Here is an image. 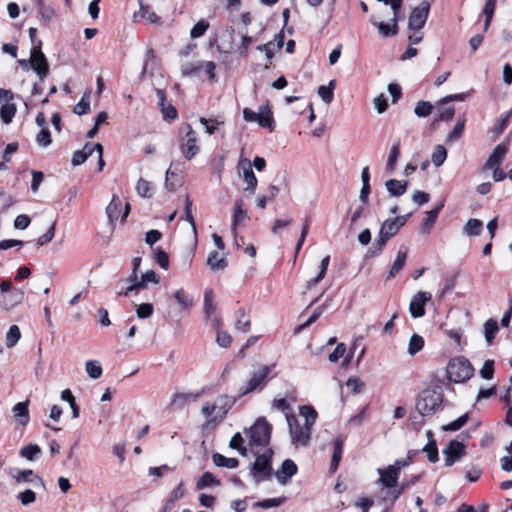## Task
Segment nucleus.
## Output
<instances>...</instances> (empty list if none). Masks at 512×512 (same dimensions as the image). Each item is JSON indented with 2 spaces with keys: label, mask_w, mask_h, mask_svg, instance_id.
<instances>
[{
  "label": "nucleus",
  "mask_w": 512,
  "mask_h": 512,
  "mask_svg": "<svg viewBox=\"0 0 512 512\" xmlns=\"http://www.w3.org/2000/svg\"><path fill=\"white\" fill-rule=\"evenodd\" d=\"M236 402L234 396L222 394L217 396L213 401H207L201 407V414L205 418L204 426L206 428H215L219 423L224 421L228 411Z\"/></svg>",
  "instance_id": "nucleus-1"
},
{
  "label": "nucleus",
  "mask_w": 512,
  "mask_h": 512,
  "mask_svg": "<svg viewBox=\"0 0 512 512\" xmlns=\"http://www.w3.org/2000/svg\"><path fill=\"white\" fill-rule=\"evenodd\" d=\"M442 402L443 394L441 391L426 389L417 398L416 410L422 416H431L441 408Z\"/></svg>",
  "instance_id": "nucleus-2"
},
{
  "label": "nucleus",
  "mask_w": 512,
  "mask_h": 512,
  "mask_svg": "<svg viewBox=\"0 0 512 512\" xmlns=\"http://www.w3.org/2000/svg\"><path fill=\"white\" fill-rule=\"evenodd\" d=\"M272 367L259 364L254 367L249 379L239 388V396H244L254 391H261L268 382V376Z\"/></svg>",
  "instance_id": "nucleus-3"
},
{
  "label": "nucleus",
  "mask_w": 512,
  "mask_h": 512,
  "mask_svg": "<svg viewBox=\"0 0 512 512\" xmlns=\"http://www.w3.org/2000/svg\"><path fill=\"white\" fill-rule=\"evenodd\" d=\"M474 374V368L468 359L457 357L447 365V375L450 381L455 383H463L469 380Z\"/></svg>",
  "instance_id": "nucleus-4"
},
{
  "label": "nucleus",
  "mask_w": 512,
  "mask_h": 512,
  "mask_svg": "<svg viewBox=\"0 0 512 512\" xmlns=\"http://www.w3.org/2000/svg\"><path fill=\"white\" fill-rule=\"evenodd\" d=\"M286 420L292 444L296 447L307 446L311 438V428L307 424H302V421L293 414H286Z\"/></svg>",
  "instance_id": "nucleus-5"
},
{
  "label": "nucleus",
  "mask_w": 512,
  "mask_h": 512,
  "mask_svg": "<svg viewBox=\"0 0 512 512\" xmlns=\"http://www.w3.org/2000/svg\"><path fill=\"white\" fill-rule=\"evenodd\" d=\"M247 434L249 435L250 445L252 447L267 448L270 442L271 425L265 418H259L248 430Z\"/></svg>",
  "instance_id": "nucleus-6"
},
{
  "label": "nucleus",
  "mask_w": 512,
  "mask_h": 512,
  "mask_svg": "<svg viewBox=\"0 0 512 512\" xmlns=\"http://www.w3.org/2000/svg\"><path fill=\"white\" fill-rule=\"evenodd\" d=\"M243 118L246 122H257L261 127L268 128L270 131L275 127L273 113L268 105L260 106L258 112L244 108Z\"/></svg>",
  "instance_id": "nucleus-7"
},
{
  "label": "nucleus",
  "mask_w": 512,
  "mask_h": 512,
  "mask_svg": "<svg viewBox=\"0 0 512 512\" xmlns=\"http://www.w3.org/2000/svg\"><path fill=\"white\" fill-rule=\"evenodd\" d=\"M273 451L270 448L257 455L255 462L252 466V475L257 482L268 479L272 474L271 458Z\"/></svg>",
  "instance_id": "nucleus-8"
},
{
  "label": "nucleus",
  "mask_w": 512,
  "mask_h": 512,
  "mask_svg": "<svg viewBox=\"0 0 512 512\" xmlns=\"http://www.w3.org/2000/svg\"><path fill=\"white\" fill-rule=\"evenodd\" d=\"M183 129L185 136L181 137L179 140V149L185 159L191 160L199 152L197 135L190 124H185Z\"/></svg>",
  "instance_id": "nucleus-9"
},
{
  "label": "nucleus",
  "mask_w": 512,
  "mask_h": 512,
  "mask_svg": "<svg viewBox=\"0 0 512 512\" xmlns=\"http://www.w3.org/2000/svg\"><path fill=\"white\" fill-rule=\"evenodd\" d=\"M30 67L37 73L40 80L45 79L49 73V65L44 53L41 51L40 41L38 42V45L31 49Z\"/></svg>",
  "instance_id": "nucleus-10"
},
{
  "label": "nucleus",
  "mask_w": 512,
  "mask_h": 512,
  "mask_svg": "<svg viewBox=\"0 0 512 512\" xmlns=\"http://www.w3.org/2000/svg\"><path fill=\"white\" fill-rule=\"evenodd\" d=\"M430 12V3L422 1L419 6L414 8L408 19L409 30H421L424 27Z\"/></svg>",
  "instance_id": "nucleus-11"
},
{
  "label": "nucleus",
  "mask_w": 512,
  "mask_h": 512,
  "mask_svg": "<svg viewBox=\"0 0 512 512\" xmlns=\"http://www.w3.org/2000/svg\"><path fill=\"white\" fill-rule=\"evenodd\" d=\"M400 226L398 225L395 218L385 220L380 228L379 235L376 239L375 244L377 245L378 251H381L386 245L387 241L398 233Z\"/></svg>",
  "instance_id": "nucleus-12"
},
{
  "label": "nucleus",
  "mask_w": 512,
  "mask_h": 512,
  "mask_svg": "<svg viewBox=\"0 0 512 512\" xmlns=\"http://www.w3.org/2000/svg\"><path fill=\"white\" fill-rule=\"evenodd\" d=\"M443 455L445 465L450 467L465 455V446L457 440H452L444 448Z\"/></svg>",
  "instance_id": "nucleus-13"
},
{
  "label": "nucleus",
  "mask_w": 512,
  "mask_h": 512,
  "mask_svg": "<svg viewBox=\"0 0 512 512\" xmlns=\"http://www.w3.org/2000/svg\"><path fill=\"white\" fill-rule=\"evenodd\" d=\"M215 311L216 304L214 303V293L211 289H206L204 292V314L207 319L211 320L212 327L219 330L221 319L215 315Z\"/></svg>",
  "instance_id": "nucleus-14"
},
{
  "label": "nucleus",
  "mask_w": 512,
  "mask_h": 512,
  "mask_svg": "<svg viewBox=\"0 0 512 512\" xmlns=\"http://www.w3.org/2000/svg\"><path fill=\"white\" fill-rule=\"evenodd\" d=\"M431 300V294L423 291L417 292L409 304V312L413 318H420L425 314V304Z\"/></svg>",
  "instance_id": "nucleus-15"
},
{
  "label": "nucleus",
  "mask_w": 512,
  "mask_h": 512,
  "mask_svg": "<svg viewBox=\"0 0 512 512\" xmlns=\"http://www.w3.org/2000/svg\"><path fill=\"white\" fill-rule=\"evenodd\" d=\"M397 16L398 15L392 14L390 21L388 23H385L381 21L380 18L377 17L376 15H372L370 17V22L372 25L378 28V31L382 36H393L396 35L398 32Z\"/></svg>",
  "instance_id": "nucleus-16"
},
{
  "label": "nucleus",
  "mask_w": 512,
  "mask_h": 512,
  "mask_svg": "<svg viewBox=\"0 0 512 512\" xmlns=\"http://www.w3.org/2000/svg\"><path fill=\"white\" fill-rule=\"evenodd\" d=\"M377 473L379 474V479L376 484L387 489L394 488L397 485L399 474L390 465L386 468H378Z\"/></svg>",
  "instance_id": "nucleus-17"
},
{
  "label": "nucleus",
  "mask_w": 512,
  "mask_h": 512,
  "mask_svg": "<svg viewBox=\"0 0 512 512\" xmlns=\"http://www.w3.org/2000/svg\"><path fill=\"white\" fill-rule=\"evenodd\" d=\"M297 465L290 459H286L280 469L275 472V477L281 485H286L291 478L297 473Z\"/></svg>",
  "instance_id": "nucleus-18"
},
{
  "label": "nucleus",
  "mask_w": 512,
  "mask_h": 512,
  "mask_svg": "<svg viewBox=\"0 0 512 512\" xmlns=\"http://www.w3.org/2000/svg\"><path fill=\"white\" fill-rule=\"evenodd\" d=\"M509 141L506 139L504 142L498 144L489 156L488 160L484 165V169H492L498 166L504 159L508 152Z\"/></svg>",
  "instance_id": "nucleus-19"
},
{
  "label": "nucleus",
  "mask_w": 512,
  "mask_h": 512,
  "mask_svg": "<svg viewBox=\"0 0 512 512\" xmlns=\"http://www.w3.org/2000/svg\"><path fill=\"white\" fill-rule=\"evenodd\" d=\"M239 165L243 170V178L247 183L245 191H249L251 194H253L257 187L258 180L252 170L251 162L248 159H241Z\"/></svg>",
  "instance_id": "nucleus-20"
},
{
  "label": "nucleus",
  "mask_w": 512,
  "mask_h": 512,
  "mask_svg": "<svg viewBox=\"0 0 512 512\" xmlns=\"http://www.w3.org/2000/svg\"><path fill=\"white\" fill-rule=\"evenodd\" d=\"M248 218L247 210L244 208L242 199H237L234 202L233 215H232V231L236 234L237 227Z\"/></svg>",
  "instance_id": "nucleus-21"
},
{
  "label": "nucleus",
  "mask_w": 512,
  "mask_h": 512,
  "mask_svg": "<svg viewBox=\"0 0 512 512\" xmlns=\"http://www.w3.org/2000/svg\"><path fill=\"white\" fill-rule=\"evenodd\" d=\"M442 208H443V203H440L434 209L426 212V218L423 220V222L421 224V228H420L421 234H423V235L430 234Z\"/></svg>",
  "instance_id": "nucleus-22"
},
{
  "label": "nucleus",
  "mask_w": 512,
  "mask_h": 512,
  "mask_svg": "<svg viewBox=\"0 0 512 512\" xmlns=\"http://www.w3.org/2000/svg\"><path fill=\"white\" fill-rule=\"evenodd\" d=\"M23 297L24 292L20 289H15L9 295H1L0 305L6 310L12 309L22 302Z\"/></svg>",
  "instance_id": "nucleus-23"
},
{
  "label": "nucleus",
  "mask_w": 512,
  "mask_h": 512,
  "mask_svg": "<svg viewBox=\"0 0 512 512\" xmlns=\"http://www.w3.org/2000/svg\"><path fill=\"white\" fill-rule=\"evenodd\" d=\"M29 401L17 403L12 408L13 418L22 426H26L29 422Z\"/></svg>",
  "instance_id": "nucleus-24"
},
{
  "label": "nucleus",
  "mask_w": 512,
  "mask_h": 512,
  "mask_svg": "<svg viewBox=\"0 0 512 512\" xmlns=\"http://www.w3.org/2000/svg\"><path fill=\"white\" fill-rule=\"evenodd\" d=\"M386 189L391 196L399 197L403 195L408 187L407 181H400L397 179H390L385 183Z\"/></svg>",
  "instance_id": "nucleus-25"
},
{
  "label": "nucleus",
  "mask_w": 512,
  "mask_h": 512,
  "mask_svg": "<svg viewBox=\"0 0 512 512\" xmlns=\"http://www.w3.org/2000/svg\"><path fill=\"white\" fill-rule=\"evenodd\" d=\"M199 397V393H175L170 400V405L177 408H183L188 401H196Z\"/></svg>",
  "instance_id": "nucleus-26"
},
{
  "label": "nucleus",
  "mask_w": 512,
  "mask_h": 512,
  "mask_svg": "<svg viewBox=\"0 0 512 512\" xmlns=\"http://www.w3.org/2000/svg\"><path fill=\"white\" fill-rule=\"evenodd\" d=\"M94 152V144L87 143L82 150H78L73 154L71 163L73 166L83 164L89 156Z\"/></svg>",
  "instance_id": "nucleus-27"
},
{
  "label": "nucleus",
  "mask_w": 512,
  "mask_h": 512,
  "mask_svg": "<svg viewBox=\"0 0 512 512\" xmlns=\"http://www.w3.org/2000/svg\"><path fill=\"white\" fill-rule=\"evenodd\" d=\"M407 259V251L405 250H399L396 256V259L394 260L390 271L388 273L387 278L391 279L394 278L404 267L405 262Z\"/></svg>",
  "instance_id": "nucleus-28"
},
{
  "label": "nucleus",
  "mask_w": 512,
  "mask_h": 512,
  "mask_svg": "<svg viewBox=\"0 0 512 512\" xmlns=\"http://www.w3.org/2000/svg\"><path fill=\"white\" fill-rule=\"evenodd\" d=\"M207 266L213 271H221L227 267V261L218 252L212 251L208 255Z\"/></svg>",
  "instance_id": "nucleus-29"
},
{
  "label": "nucleus",
  "mask_w": 512,
  "mask_h": 512,
  "mask_svg": "<svg viewBox=\"0 0 512 512\" xmlns=\"http://www.w3.org/2000/svg\"><path fill=\"white\" fill-rule=\"evenodd\" d=\"M212 460L217 467L235 469L239 465V461L236 458H227L220 453H214L212 455Z\"/></svg>",
  "instance_id": "nucleus-30"
},
{
  "label": "nucleus",
  "mask_w": 512,
  "mask_h": 512,
  "mask_svg": "<svg viewBox=\"0 0 512 512\" xmlns=\"http://www.w3.org/2000/svg\"><path fill=\"white\" fill-rule=\"evenodd\" d=\"M399 156H400V141H397L391 147V150L388 155V159H387V163H386V171L388 173H392L394 171Z\"/></svg>",
  "instance_id": "nucleus-31"
},
{
  "label": "nucleus",
  "mask_w": 512,
  "mask_h": 512,
  "mask_svg": "<svg viewBox=\"0 0 512 512\" xmlns=\"http://www.w3.org/2000/svg\"><path fill=\"white\" fill-rule=\"evenodd\" d=\"M214 485H220V480L217 479L212 473L204 472L196 482V488L198 490L211 487Z\"/></svg>",
  "instance_id": "nucleus-32"
},
{
  "label": "nucleus",
  "mask_w": 512,
  "mask_h": 512,
  "mask_svg": "<svg viewBox=\"0 0 512 512\" xmlns=\"http://www.w3.org/2000/svg\"><path fill=\"white\" fill-rule=\"evenodd\" d=\"M483 327L485 340L487 344L490 345L499 330L498 323L494 319H488Z\"/></svg>",
  "instance_id": "nucleus-33"
},
{
  "label": "nucleus",
  "mask_w": 512,
  "mask_h": 512,
  "mask_svg": "<svg viewBox=\"0 0 512 512\" xmlns=\"http://www.w3.org/2000/svg\"><path fill=\"white\" fill-rule=\"evenodd\" d=\"M120 207H121V201L119 200V198L116 195H113L110 203L108 204V206L106 208V214L111 223L118 219L119 213H120Z\"/></svg>",
  "instance_id": "nucleus-34"
},
{
  "label": "nucleus",
  "mask_w": 512,
  "mask_h": 512,
  "mask_svg": "<svg viewBox=\"0 0 512 512\" xmlns=\"http://www.w3.org/2000/svg\"><path fill=\"white\" fill-rule=\"evenodd\" d=\"M300 416L303 418L302 424H307L308 427H312L317 418V412L310 406H301L299 408Z\"/></svg>",
  "instance_id": "nucleus-35"
},
{
  "label": "nucleus",
  "mask_w": 512,
  "mask_h": 512,
  "mask_svg": "<svg viewBox=\"0 0 512 512\" xmlns=\"http://www.w3.org/2000/svg\"><path fill=\"white\" fill-rule=\"evenodd\" d=\"M334 451L330 464V469L335 471L339 465V462L343 453V440L341 438H336L333 443Z\"/></svg>",
  "instance_id": "nucleus-36"
},
{
  "label": "nucleus",
  "mask_w": 512,
  "mask_h": 512,
  "mask_svg": "<svg viewBox=\"0 0 512 512\" xmlns=\"http://www.w3.org/2000/svg\"><path fill=\"white\" fill-rule=\"evenodd\" d=\"M483 228V223L479 219H469L463 228L464 234L467 236H478Z\"/></svg>",
  "instance_id": "nucleus-37"
},
{
  "label": "nucleus",
  "mask_w": 512,
  "mask_h": 512,
  "mask_svg": "<svg viewBox=\"0 0 512 512\" xmlns=\"http://www.w3.org/2000/svg\"><path fill=\"white\" fill-rule=\"evenodd\" d=\"M136 192L141 197L150 198L154 194V186L151 182L140 178L136 184Z\"/></svg>",
  "instance_id": "nucleus-38"
},
{
  "label": "nucleus",
  "mask_w": 512,
  "mask_h": 512,
  "mask_svg": "<svg viewBox=\"0 0 512 512\" xmlns=\"http://www.w3.org/2000/svg\"><path fill=\"white\" fill-rule=\"evenodd\" d=\"M512 115V111L505 113L499 121L494 125V127L490 130V133L493 135V138L499 137L504 130L507 128L508 122Z\"/></svg>",
  "instance_id": "nucleus-39"
},
{
  "label": "nucleus",
  "mask_w": 512,
  "mask_h": 512,
  "mask_svg": "<svg viewBox=\"0 0 512 512\" xmlns=\"http://www.w3.org/2000/svg\"><path fill=\"white\" fill-rule=\"evenodd\" d=\"M21 338V331L17 325L10 326L6 333L5 343L7 348L14 347Z\"/></svg>",
  "instance_id": "nucleus-40"
},
{
  "label": "nucleus",
  "mask_w": 512,
  "mask_h": 512,
  "mask_svg": "<svg viewBox=\"0 0 512 512\" xmlns=\"http://www.w3.org/2000/svg\"><path fill=\"white\" fill-rule=\"evenodd\" d=\"M237 317L235 329L241 332H248L250 330V319L246 316L243 308L238 309Z\"/></svg>",
  "instance_id": "nucleus-41"
},
{
  "label": "nucleus",
  "mask_w": 512,
  "mask_h": 512,
  "mask_svg": "<svg viewBox=\"0 0 512 512\" xmlns=\"http://www.w3.org/2000/svg\"><path fill=\"white\" fill-rule=\"evenodd\" d=\"M85 370L89 377H91L92 379L100 378L103 373L102 367L99 361L97 360H88L85 363Z\"/></svg>",
  "instance_id": "nucleus-42"
},
{
  "label": "nucleus",
  "mask_w": 512,
  "mask_h": 512,
  "mask_svg": "<svg viewBox=\"0 0 512 512\" xmlns=\"http://www.w3.org/2000/svg\"><path fill=\"white\" fill-rule=\"evenodd\" d=\"M335 87V80H331L327 86H320L318 88V95L321 97V99L326 103L329 104L333 100V90Z\"/></svg>",
  "instance_id": "nucleus-43"
},
{
  "label": "nucleus",
  "mask_w": 512,
  "mask_h": 512,
  "mask_svg": "<svg viewBox=\"0 0 512 512\" xmlns=\"http://www.w3.org/2000/svg\"><path fill=\"white\" fill-rule=\"evenodd\" d=\"M424 346V339L422 336H420L419 334H413L409 340V344H408V353L411 355V356H414L415 354H417L419 351L422 350Z\"/></svg>",
  "instance_id": "nucleus-44"
},
{
  "label": "nucleus",
  "mask_w": 512,
  "mask_h": 512,
  "mask_svg": "<svg viewBox=\"0 0 512 512\" xmlns=\"http://www.w3.org/2000/svg\"><path fill=\"white\" fill-rule=\"evenodd\" d=\"M139 14L150 24H156L160 21V17L152 10V8L148 5H143L142 3H140Z\"/></svg>",
  "instance_id": "nucleus-45"
},
{
  "label": "nucleus",
  "mask_w": 512,
  "mask_h": 512,
  "mask_svg": "<svg viewBox=\"0 0 512 512\" xmlns=\"http://www.w3.org/2000/svg\"><path fill=\"white\" fill-rule=\"evenodd\" d=\"M16 113V107L13 103H3L0 109V117L5 124H9L12 121Z\"/></svg>",
  "instance_id": "nucleus-46"
},
{
  "label": "nucleus",
  "mask_w": 512,
  "mask_h": 512,
  "mask_svg": "<svg viewBox=\"0 0 512 512\" xmlns=\"http://www.w3.org/2000/svg\"><path fill=\"white\" fill-rule=\"evenodd\" d=\"M447 158V151L443 145H437L431 155L434 166L440 167Z\"/></svg>",
  "instance_id": "nucleus-47"
},
{
  "label": "nucleus",
  "mask_w": 512,
  "mask_h": 512,
  "mask_svg": "<svg viewBox=\"0 0 512 512\" xmlns=\"http://www.w3.org/2000/svg\"><path fill=\"white\" fill-rule=\"evenodd\" d=\"M182 218L191 224L193 233L196 234V224L192 215V201L188 195L184 198V214Z\"/></svg>",
  "instance_id": "nucleus-48"
},
{
  "label": "nucleus",
  "mask_w": 512,
  "mask_h": 512,
  "mask_svg": "<svg viewBox=\"0 0 512 512\" xmlns=\"http://www.w3.org/2000/svg\"><path fill=\"white\" fill-rule=\"evenodd\" d=\"M90 110V92L84 93L81 100L75 105L74 113L77 115H83L88 113Z\"/></svg>",
  "instance_id": "nucleus-49"
},
{
  "label": "nucleus",
  "mask_w": 512,
  "mask_h": 512,
  "mask_svg": "<svg viewBox=\"0 0 512 512\" xmlns=\"http://www.w3.org/2000/svg\"><path fill=\"white\" fill-rule=\"evenodd\" d=\"M202 61L190 62L182 65L181 71L184 76H197L201 72Z\"/></svg>",
  "instance_id": "nucleus-50"
},
{
  "label": "nucleus",
  "mask_w": 512,
  "mask_h": 512,
  "mask_svg": "<svg viewBox=\"0 0 512 512\" xmlns=\"http://www.w3.org/2000/svg\"><path fill=\"white\" fill-rule=\"evenodd\" d=\"M209 28V23L206 20L198 21L190 31V37L193 39L199 38L205 34Z\"/></svg>",
  "instance_id": "nucleus-51"
},
{
  "label": "nucleus",
  "mask_w": 512,
  "mask_h": 512,
  "mask_svg": "<svg viewBox=\"0 0 512 512\" xmlns=\"http://www.w3.org/2000/svg\"><path fill=\"white\" fill-rule=\"evenodd\" d=\"M40 452H41V449L38 445L29 444L21 449L20 455L22 457L26 458L27 460L32 461V460H34L35 456L40 454Z\"/></svg>",
  "instance_id": "nucleus-52"
},
{
  "label": "nucleus",
  "mask_w": 512,
  "mask_h": 512,
  "mask_svg": "<svg viewBox=\"0 0 512 512\" xmlns=\"http://www.w3.org/2000/svg\"><path fill=\"white\" fill-rule=\"evenodd\" d=\"M439 114L435 117L434 122L438 121H449L453 118L455 110L454 107H442V105L438 104Z\"/></svg>",
  "instance_id": "nucleus-53"
},
{
  "label": "nucleus",
  "mask_w": 512,
  "mask_h": 512,
  "mask_svg": "<svg viewBox=\"0 0 512 512\" xmlns=\"http://www.w3.org/2000/svg\"><path fill=\"white\" fill-rule=\"evenodd\" d=\"M174 298L177 303L184 308H188L193 304V299L183 289L177 290L174 294Z\"/></svg>",
  "instance_id": "nucleus-54"
},
{
  "label": "nucleus",
  "mask_w": 512,
  "mask_h": 512,
  "mask_svg": "<svg viewBox=\"0 0 512 512\" xmlns=\"http://www.w3.org/2000/svg\"><path fill=\"white\" fill-rule=\"evenodd\" d=\"M407 487H409V483H402L399 487L396 485L394 488L388 490L387 496H385L383 500L389 498L393 504L402 495Z\"/></svg>",
  "instance_id": "nucleus-55"
},
{
  "label": "nucleus",
  "mask_w": 512,
  "mask_h": 512,
  "mask_svg": "<svg viewBox=\"0 0 512 512\" xmlns=\"http://www.w3.org/2000/svg\"><path fill=\"white\" fill-rule=\"evenodd\" d=\"M285 501V498L284 497H280V498H269V499H264V500H261V501H258L254 504L255 507H259V508H263V509H268V508H273V507H278L280 506L283 502Z\"/></svg>",
  "instance_id": "nucleus-56"
},
{
  "label": "nucleus",
  "mask_w": 512,
  "mask_h": 512,
  "mask_svg": "<svg viewBox=\"0 0 512 512\" xmlns=\"http://www.w3.org/2000/svg\"><path fill=\"white\" fill-rule=\"evenodd\" d=\"M423 451L427 453L430 462L435 463L438 461V449L435 440L431 439L423 448Z\"/></svg>",
  "instance_id": "nucleus-57"
},
{
  "label": "nucleus",
  "mask_w": 512,
  "mask_h": 512,
  "mask_svg": "<svg viewBox=\"0 0 512 512\" xmlns=\"http://www.w3.org/2000/svg\"><path fill=\"white\" fill-rule=\"evenodd\" d=\"M347 348L344 343H339L334 351L328 355V360L331 363H336L339 359L343 358L346 354Z\"/></svg>",
  "instance_id": "nucleus-58"
},
{
  "label": "nucleus",
  "mask_w": 512,
  "mask_h": 512,
  "mask_svg": "<svg viewBox=\"0 0 512 512\" xmlns=\"http://www.w3.org/2000/svg\"><path fill=\"white\" fill-rule=\"evenodd\" d=\"M468 421V415L464 414L458 419L452 421L451 423L444 425L442 428L445 431H457L461 429Z\"/></svg>",
  "instance_id": "nucleus-59"
},
{
  "label": "nucleus",
  "mask_w": 512,
  "mask_h": 512,
  "mask_svg": "<svg viewBox=\"0 0 512 512\" xmlns=\"http://www.w3.org/2000/svg\"><path fill=\"white\" fill-rule=\"evenodd\" d=\"M433 106L427 101H419L415 106V114L418 117H426L432 111Z\"/></svg>",
  "instance_id": "nucleus-60"
},
{
  "label": "nucleus",
  "mask_w": 512,
  "mask_h": 512,
  "mask_svg": "<svg viewBox=\"0 0 512 512\" xmlns=\"http://www.w3.org/2000/svg\"><path fill=\"white\" fill-rule=\"evenodd\" d=\"M51 134L47 127H43L36 136V142L42 147H47L51 144Z\"/></svg>",
  "instance_id": "nucleus-61"
},
{
  "label": "nucleus",
  "mask_w": 512,
  "mask_h": 512,
  "mask_svg": "<svg viewBox=\"0 0 512 512\" xmlns=\"http://www.w3.org/2000/svg\"><path fill=\"white\" fill-rule=\"evenodd\" d=\"M136 314L140 319L149 318L153 314V306L149 303L136 305Z\"/></svg>",
  "instance_id": "nucleus-62"
},
{
  "label": "nucleus",
  "mask_w": 512,
  "mask_h": 512,
  "mask_svg": "<svg viewBox=\"0 0 512 512\" xmlns=\"http://www.w3.org/2000/svg\"><path fill=\"white\" fill-rule=\"evenodd\" d=\"M39 9V13L45 21H50L54 16V9L45 6L42 0H35Z\"/></svg>",
  "instance_id": "nucleus-63"
},
{
  "label": "nucleus",
  "mask_w": 512,
  "mask_h": 512,
  "mask_svg": "<svg viewBox=\"0 0 512 512\" xmlns=\"http://www.w3.org/2000/svg\"><path fill=\"white\" fill-rule=\"evenodd\" d=\"M18 500L21 502L22 505H29L36 500V494L31 489H27L17 496Z\"/></svg>",
  "instance_id": "nucleus-64"
}]
</instances>
